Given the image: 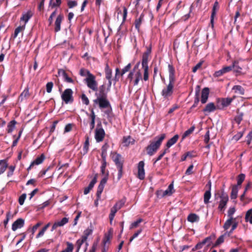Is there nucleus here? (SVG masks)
Masks as SVG:
<instances>
[{"label":"nucleus","instance_id":"bb28decb","mask_svg":"<svg viewBox=\"0 0 252 252\" xmlns=\"http://www.w3.org/2000/svg\"><path fill=\"white\" fill-rule=\"evenodd\" d=\"M108 147L109 145L107 143H105L101 148V157L102 160H105V159H106L107 150Z\"/></svg>","mask_w":252,"mask_h":252},{"label":"nucleus","instance_id":"f03ea898","mask_svg":"<svg viewBox=\"0 0 252 252\" xmlns=\"http://www.w3.org/2000/svg\"><path fill=\"white\" fill-rule=\"evenodd\" d=\"M165 136V134H161L155 137L154 140L150 142V144L146 147L148 155L153 156L157 151Z\"/></svg>","mask_w":252,"mask_h":252},{"label":"nucleus","instance_id":"e433bc0d","mask_svg":"<svg viewBox=\"0 0 252 252\" xmlns=\"http://www.w3.org/2000/svg\"><path fill=\"white\" fill-rule=\"evenodd\" d=\"M118 211V209H117L114 206L111 209L110 213L109 216L110 222H111L113 220L115 215Z\"/></svg>","mask_w":252,"mask_h":252},{"label":"nucleus","instance_id":"a878e982","mask_svg":"<svg viewBox=\"0 0 252 252\" xmlns=\"http://www.w3.org/2000/svg\"><path fill=\"white\" fill-rule=\"evenodd\" d=\"M8 167V164L6 160H0V174L3 173Z\"/></svg>","mask_w":252,"mask_h":252},{"label":"nucleus","instance_id":"6e6d98bb","mask_svg":"<svg viewBox=\"0 0 252 252\" xmlns=\"http://www.w3.org/2000/svg\"><path fill=\"white\" fill-rule=\"evenodd\" d=\"M201 242L204 245H207V246H209L212 243V237L211 236L207 237L203 240Z\"/></svg>","mask_w":252,"mask_h":252},{"label":"nucleus","instance_id":"3c124183","mask_svg":"<svg viewBox=\"0 0 252 252\" xmlns=\"http://www.w3.org/2000/svg\"><path fill=\"white\" fill-rule=\"evenodd\" d=\"M78 2L76 0H67V5L69 8H72L77 5Z\"/></svg>","mask_w":252,"mask_h":252},{"label":"nucleus","instance_id":"393cba45","mask_svg":"<svg viewBox=\"0 0 252 252\" xmlns=\"http://www.w3.org/2000/svg\"><path fill=\"white\" fill-rule=\"evenodd\" d=\"M45 159V156L43 154L41 155L39 157H37L32 162V166L34 165H39L42 163Z\"/></svg>","mask_w":252,"mask_h":252},{"label":"nucleus","instance_id":"72a5a7b5","mask_svg":"<svg viewBox=\"0 0 252 252\" xmlns=\"http://www.w3.org/2000/svg\"><path fill=\"white\" fill-rule=\"evenodd\" d=\"M236 63H237V62L234 61L231 65L223 67L222 69L224 73L231 71L233 68H234V67L236 66Z\"/></svg>","mask_w":252,"mask_h":252},{"label":"nucleus","instance_id":"ea45409f","mask_svg":"<svg viewBox=\"0 0 252 252\" xmlns=\"http://www.w3.org/2000/svg\"><path fill=\"white\" fill-rule=\"evenodd\" d=\"M105 87L102 85L99 87V91L98 94H96L97 97H107V94L105 93Z\"/></svg>","mask_w":252,"mask_h":252},{"label":"nucleus","instance_id":"1a4fd4ad","mask_svg":"<svg viewBox=\"0 0 252 252\" xmlns=\"http://www.w3.org/2000/svg\"><path fill=\"white\" fill-rule=\"evenodd\" d=\"M220 197V200L219 202L218 209L221 211H223L228 201V196L226 193L222 191Z\"/></svg>","mask_w":252,"mask_h":252},{"label":"nucleus","instance_id":"de8ad7c7","mask_svg":"<svg viewBox=\"0 0 252 252\" xmlns=\"http://www.w3.org/2000/svg\"><path fill=\"white\" fill-rule=\"evenodd\" d=\"M92 230L89 228L86 229L84 231V235L82 236V238L84 239V240H86L88 238V237L92 233Z\"/></svg>","mask_w":252,"mask_h":252},{"label":"nucleus","instance_id":"5fc2aeb1","mask_svg":"<svg viewBox=\"0 0 252 252\" xmlns=\"http://www.w3.org/2000/svg\"><path fill=\"white\" fill-rule=\"evenodd\" d=\"M66 245H67V248L65 250H64L62 251L64 252H72L73 250V244L70 242H67Z\"/></svg>","mask_w":252,"mask_h":252},{"label":"nucleus","instance_id":"9b49d317","mask_svg":"<svg viewBox=\"0 0 252 252\" xmlns=\"http://www.w3.org/2000/svg\"><path fill=\"white\" fill-rule=\"evenodd\" d=\"M144 162L140 161L138 164V174L137 177L140 180H143L145 178Z\"/></svg>","mask_w":252,"mask_h":252},{"label":"nucleus","instance_id":"774afa93","mask_svg":"<svg viewBox=\"0 0 252 252\" xmlns=\"http://www.w3.org/2000/svg\"><path fill=\"white\" fill-rule=\"evenodd\" d=\"M247 144L250 145L252 143V130L249 133L247 136Z\"/></svg>","mask_w":252,"mask_h":252},{"label":"nucleus","instance_id":"2eb2a0df","mask_svg":"<svg viewBox=\"0 0 252 252\" xmlns=\"http://www.w3.org/2000/svg\"><path fill=\"white\" fill-rule=\"evenodd\" d=\"M219 9V3L217 1H215L212 11L211 16V24L212 25V27L214 26V18L216 16L217 11Z\"/></svg>","mask_w":252,"mask_h":252},{"label":"nucleus","instance_id":"20e7f679","mask_svg":"<svg viewBox=\"0 0 252 252\" xmlns=\"http://www.w3.org/2000/svg\"><path fill=\"white\" fill-rule=\"evenodd\" d=\"M121 155L117 154H114L112 155V158L115 162L118 170V180H119L123 175V163L120 161Z\"/></svg>","mask_w":252,"mask_h":252},{"label":"nucleus","instance_id":"9d476101","mask_svg":"<svg viewBox=\"0 0 252 252\" xmlns=\"http://www.w3.org/2000/svg\"><path fill=\"white\" fill-rule=\"evenodd\" d=\"M94 102L95 104H98L101 109L106 108L110 105L109 101L107 99V97H97Z\"/></svg>","mask_w":252,"mask_h":252},{"label":"nucleus","instance_id":"0eeeda50","mask_svg":"<svg viewBox=\"0 0 252 252\" xmlns=\"http://www.w3.org/2000/svg\"><path fill=\"white\" fill-rule=\"evenodd\" d=\"M149 57L148 56L143 54L142 60V66L144 70L143 79L145 81H147L149 79V67H148V61Z\"/></svg>","mask_w":252,"mask_h":252},{"label":"nucleus","instance_id":"58836bf2","mask_svg":"<svg viewBox=\"0 0 252 252\" xmlns=\"http://www.w3.org/2000/svg\"><path fill=\"white\" fill-rule=\"evenodd\" d=\"M30 96V94L29 92L28 89H26L24 90V91L21 93L20 95L19 99H21V100H23L24 99H26Z\"/></svg>","mask_w":252,"mask_h":252},{"label":"nucleus","instance_id":"ddd939ff","mask_svg":"<svg viewBox=\"0 0 252 252\" xmlns=\"http://www.w3.org/2000/svg\"><path fill=\"white\" fill-rule=\"evenodd\" d=\"M68 221V219L64 217L62 219V220L60 221H58L57 222H55L51 228V231H54L55 229H56L58 227H61L63 226L64 224L67 223Z\"/></svg>","mask_w":252,"mask_h":252},{"label":"nucleus","instance_id":"dca6fc26","mask_svg":"<svg viewBox=\"0 0 252 252\" xmlns=\"http://www.w3.org/2000/svg\"><path fill=\"white\" fill-rule=\"evenodd\" d=\"M209 94V89L208 88H204L201 93V99L202 103H205L208 99Z\"/></svg>","mask_w":252,"mask_h":252},{"label":"nucleus","instance_id":"cd10ccee","mask_svg":"<svg viewBox=\"0 0 252 252\" xmlns=\"http://www.w3.org/2000/svg\"><path fill=\"white\" fill-rule=\"evenodd\" d=\"M62 3V0H50L49 4V8H54L59 6Z\"/></svg>","mask_w":252,"mask_h":252},{"label":"nucleus","instance_id":"69168bd1","mask_svg":"<svg viewBox=\"0 0 252 252\" xmlns=\"http://www.w3.org/2000/svg\"><path fill=\"white\" fill-rule=\"evenodd\" d=\"M81 99L82 102L88 105L89 104V100L87 96L85 94H83L81 96Z\"/></svg>","mask_w":252,"mask_h":252},{"label":"nucleus","instance_id":"09e8293b","mask_svg":"<svg viewBox=\"0 0 252 252\" xmlns=\"http://www.w3.org/2000/svg\"><path fill=\"white\" fill-rule=\"evenodd\" d=\"M245 175L244 174H240L237 178V185L236 186H240L241 185L242 182L244 181Z\"/></svg>","mask_w":252,"mask_h":252},{"label":"nucleus","instance_id":"f3484780","mask_svg":"<svg viewBox=\"0 0 252 252\" xmlns=\"http://www.w3.org/2000/svg\"><path fill=\"white\" fill-rule=\"evenodd\" d=\"M209 185V189L206 190L204 194V202L205 204H207L209 202V199L211 196V184L210 182H209L208 183Z\"/></svg>","mask_w":252,"mask_h":252},{"label":"nucleus","instance_id":"13d9d810","mask_svg":"<svg viewBox=\"0 0 252 252\" xmlns=\"http://www.w3.org/2000/svg\"><path fill=\"white\" fill-rule=\"evenodd\" d=\"M243 134L244 131L239 132L234 136H233V139L237 141L239 140L243 136Z\"/></svg>","mask_w":252,"mask_h":252},{"label":"nucleus","instance_id":"4be33fe9","mask_svg":"<svg viewBox=\"0 0 252 252\" xmlns=\"http://www.w3.org/2000/svg\"><path fill=\"white\" fill-rule=\"evenodd\" d=\"M232 90L234 91L235 94H237L240 95H244L245 94V89L240 85L234 86Z\"/></svg>","mask_w":252,"mask_h":252},{"label":"nucleus","instance_id":"0e129e2a","mask_svg":"<svg viewBox=\"0 0 252 252\" xmlns=\"http://www.w3.org/2000/svg\"><path fill=\"white\" fill-rule=\"evenodd\" d=\"M53 87V83L52 82L47 83L46 84V91L47 93H50L52 91Z\"/></svg>","mask_w":252,"mask_h":252},{"label":"nucleus","instance_id":"79ce46f5","mask_svg":"<svg viewBox=\"0 0 252 252\" xmlns=\"http://www.w3.org/2000/svg\"><path fill=\"white\" fill-rule=\"evenodd\" d=\"M25 29V25L22 26H19L17 27L14 31V33L13 34V38H15L21 32L23 31Z\"/></svg>","mask_w":252,"mask_h":252},{"label":"nucleus","instance_id":"4468645a","mask_svg":"<svg viewBox=\"0 0 252 252\" xmlns=\"http://www.w3.org/2000/svg\"><path fill=\"white\" fill-rule=\"evenodd\" d=\"M58 75L63 77V80L67 83H73V80L68 76L66 72L63 69H60L58 70Z\"/></svg>","mask_w":252,"mask_h":252},{"label":"nucleus","instance_id":"680f3d73","mask_svg":"<svg viewBox=\"0 0 252 252\" xmlns=\"http://www.w3.org/2000/svg\"><path fill=\"white\" fill-rule=\"evenodd\" d=\"M238 222L236 221V218H234L233 220V223H232V227L229 233H232L236 228Z\"/></svg>","mask_w":252,"mask_h":252},{"label":"nucleus","instance_id":"c85d7f7f","mask_svg":"<svg viewBox=\"0 0 252 252\" xmlns=\"http://www.w3.org/2000/svg\"><path fill=\"white\" fill-rule=\"evenodd\" d=\"M144 15L141 14L138 19H136L135 21V26L136 29L139 31L140 26L143 21Z\"/></svg>","mask_w":252,"mask_h":252},{"label":"nucleus","instance_id":"412c9836","mask_svg":"<svg viewBox=\"0 0 252 252\" xmlns=\"http://www.w3.org/2000/svg\"><path fill=\"white\" fill-rule=\"evenodd\" d=\"M32 12L31 10H29L27 12L23 14L21 18V20L24 21L26 24L29 19L32 16Z\"/></svg>","mask_w":252,"mask_h":252},{"label":"nucleus","instance_id":"f704fd0d","mask_svg":"<svg viewBox=\"0 0 252 252\" xmlns=\"http://www.w3.org/2000/svg\"><path fill=\"white\" fill-rule=\"evenodd\" d=\"M245 220L247 222L252 224V209L249 210L246 214Z\"/></svg>","mask_w":252,"mask_h":252},{"label":"nucleus","instance_id":"aec40b11","mask_svg":"<svg viewBox=\"0 0 252 252\" xmlns=\"http://www.w3.org/2000/svg\"><path fill=\"white\" fill-rule=\"evenodd\" d=\"M63 16L60 15H58L57 18H56V21H55V31L56 32H58L61 30V24L63 20Z\"/></svg>","mask_w":252,"mask_h":252},{"label":"nucleus","instance_id":"37998d69","mask_svg":"<svg viewBox=\"0 0 252 252\" xmlns=\"http://www.w3.org/2000/svg\"><path fill=\"white\" fill-rule=\"evenodd\" d=\"M233 218H229L224 223L223 225V228L225 230H227L233 223Z\"/></svg>","mask_w":252,"mask_h":252},{"label":"nucleus","instance_id":"bf43d9fd","mask_svg":"<svg viewBox=\"0 0 252 252\" xmlns=\"http://www.w3.org/2000/svg\"><path fill=\"white\" fill-rule=\"evenodd\" d=\"M103 162L101 166V172L103 175H106L107 172H105V168L106 166V159L105 160H102Z\"/></svg>","mask_w":252,"mask_h":252},{"label":"nucleus","instance_id":"c9c22d12","mask_svg":"<svg viewBox=\"0 0 252 252\" xmlns=\"http://www.w3.org/2000/svg\"><path fill=\"white\" fill-rule=\"evenodd\" d=\"M238 187L236 185H234L232 188V191L231 193V199H235L237 197L238 193Z\"/></svg>","mask_w":252,"mask_h":252},{"label":"nucleus","instance_id":"39448f33","mask_svg":"<svg viewBox=\"0 0 252 252\" xmlns=\"http://www.w3.org/2000/svg\"><path fill=\"white\" fill-rule=\"evenodd\" d=\"M95 79V76L92 74L88 77H86L84 79V81L87 87L93 91H97L98 84Z\"/></svg>","mask_w":252,"mask_h":252},{"label":"nucleus","instance_id":"7c9ffc66","mask_svg":"<svg viewBox=\"0 0 252 252\" xmlns=\"http://www.w3.org/2000/svg\"><path fill=\"white\" fill-rule=\"evenodd\" d=\"M234 98L235 97H234L233 98L227 97L222 99L221 101L222 105L223 107H226L228 106L231 103V102L232 101Z\"/></svg>","mask_w":252,"mask_h":252},{"label":"nucleus","instance_id":"b1692460","mask_svg":"<svg viewBox=\"0 0 252 252\" xmlns=\"http://www.w3.org/2000/svg\"><path fill=\"white\" fill-rule=\"evenodd\" d=\"M189 221L190 222H197L199 220V217L195 214H190L187 218Z\"/></svg>","mask_w":252,"mask_h":252},{"label":"nucleus","instance_id":"5701e85b","mask_svg":"<svg viewBox=\"0 0 252 252\" xmlns=\"http://www.w3.org/2000/svg\"><path fill=\"white\" fill-rule=\"evenodd\" d=\"M179 139V135L176 134L174 135L172 138H170L167 142L166 146L167 148H169L175 144Z\"/></svg>","mask_w":252,"mask_h":252},{"label":"nucleus","instance_id":"603ef678","mask_svg":"<svg viewBox=\"0 0 252 252\" xmlns=\"http://www.w3.org/2000/svg\"><path fill=\"white\" fill-rule=\"evenodd\" d=\"M104 187V186H103L102 185H99L97 187V191H96V196L98 198V199H100L101 198V194L103 190Z\"/></svg>","mask_w":252,"mask_h":252},{"label":"nucleus","instance_id":"2f4dec72","mask_svg":"<svg viewBox=\"0 0 252 252\" xmlns=\"http://www.w3.org/2000/svg\"><path fill=\"white\" fill-rule=\"evenodd\" d=\"M243 116H244V113L243 112H239V110H238L237 115L235 116V117L234 118V121L238 125L240 124L243 120Z\"/></svg>","mask_w":252,"mask_h":252},{"label":"nucleus","instance_id":"c03bdc74","mask_svg":"<svg viewBox=\"0 0 252 252\" xmlns=\"http://www.w3.org/2000/svg\"><path fill=\"white\" fill-rule=\"evenodd\" d=\"M143 220L142 219H138L137 220L134 221L131 224L129 228L131 229L137 228L139 226V224L143 221Z\"/></svg>","mask_w":252,"mask_h":252},{"label":"nucleus","instance_id":"a18cd8bd","mask_svg":"<svg viewBox=\"0 0 252 252\" xmlns=\"http://www.w3.org/2000/svg\"><path fill=\"white\" fill-rule=\"evenodd\" d=\"M16 124V122L15 121H11L7 126V132L8 133H11L15 128V126Z\"/></svg>","mask_w":252,"mask_h":252},{"label":"nucleus","instance_id":"a19ab883","mask_svg":"<svg viewBox=\"0 0 252 252\" xmlns=\"http://www.w3.org/2000/svg\"><path fill=\"white\" fill-rule=\"evenodd\" d=\"M126 199L124 198L121 200L118 201L115 205L114 206L119 210H120L125 204Z\"/></svg>","mask_w":252,"mask_h":252},{"label":"nucleus","instance_id":"338daca9","mask_svg":"<svg viewBox=\"0 0 252 252\" xmlns=\"http://www.w3.org/2000/svg\"><path fill=\"white\" fill-rule=\"evenodd\" d=\"M49 204H50L49 201H48V200L46 201L45 202H43L42 204L38 205V210H41V209L44 208L45 207L48 206L49 205Z\"/></svg>","mask_w":252,"mask_h":252},{"label":"nucleus","instance_id":"423d86ee","mask_svg":"<svg viewBox=\"0 0 252 252\" xmlns=\"http://www.w3.org/2000/svg\"><path fill=\"white\" fill-rule=\"evenodd\" d=\"M61 98L65 104L72 103L74 100L72 90L71 89H65L62 94Z\"/></svg>","mask_w":252,"mask_h":252},{"label":"nucleus","instance_id":"49530a36","mask_svg":"<svg viewBox=\"0 0 252 252\" xmlns=\"http://www.w3.org/2000/svg\"><path fill=\"white\" fill-rule=\"evenodd\" d=\"M173 189V185L172 184L169 185L167 189L165 190L163 193V195H170L172 193V190Z\"/></svg>","mask_w":252,"mask_h":252},{"label":"nucleus","instance_id":"7ed1b4c3","mask_svg":"<svg viewBox=\"0 0 252 252\" xmlns=\"http://www.w3.org/2000/svg\"><path fill=\"white\" fill-rule=\"evenodd\" d=\"M127 79L129 80L130 82L132 83L134 86L138 84L140 80H142V74L140 71H131L127 76Z\"/></svg>","mask_w":252,"mask_h":252},{"label":"nucleus","instance_id":"052dcab7","mask_svg":"<svg viewBox=\"0 0 252 252\" xmlns=\"http://www.w3.org/2000/svg\"><path fill=\"white\" fill-rule=\"evenodd\" d=\"M27 195L26 193L22 194L19 198V203L21 205H23L25 200L26 198Z\"/></svg>","mask_w":252,"mask_h":252},{"label":"nucleus","instance_id":"8fccbe9b","mask_svg":"<svg viewBox=\"0 0 252 252\" xmlns=\"http://www.w3.org/2000/svg\"><path fill=\"white\" fill-rule=\"evenodd\" d=\"M86 240H84L83 238L81 237V239H78L76 242V245H77V250L76 252H78L81 248V247L82 245L84 243L86 242Z\"/></svg>","mask_w":252,"mask_h":252},{"label":"nucleus","instance_id":"6e6552de","mask_svg":"<svg viewBox=\"0 0 252 252\" xmlns=\"http://www.w3.org/2000/svg\"><path fill=\"white\" fill-rule=\"evenodd\" d=\"M105 133L103 128L101 127V124L100 123L97 125V127L95 130V139L97 142L102 141L104 137Z\"/></svg>","mask_w":252,"mask_h":252},{"label":"nucleus","instance_id":"473e14b6","mask_svg":"<svg viewBox=\"0 0 252 252\" xmlns=\"http://www.w3.org/2000/svg\"><path fill=\"white\" fill-rule=\"evenodd\" d=\"M79 74L82 77H88L89 76L92 75L93 74L91 73L90 71L87 69L85 68H81L79 71Z\"/></svg>","mask_w":252,"mask_h":252},{"label":"nucleus","instance_id":"4d7b16f0","mask_svg":"<svg viewBox=\"0 0 252 252\" xmlns=\"http://www.w3.org/2000/svg\"><path fill=\"white\" fill-rule=\"evenodd\" d=\"M131 67V63H128L127 65H126L123 69L122 70V71L121 72V76H123L124 74H125L126 72H128L130 68Z\"/></svg>","mask_w":252,"mask_h":252},{"label":"nucleus","instance_id":"6ab92c4d","mask_svg":"<svg viewBox=\"0 0 252 252\" xmlns=\"http://www.w3.org/2000/svg\"><path fill=\"white\" fill-rule=\"evenodd\" d=\"M216 110V107L214 103L213 102H210L206 105V107L203 109V112L210 113L211 112L215 111Z\"/></svg>","mask_w":252,"mask_h":252},{"label":"nucleus","instance_id":"a211bd4d","mask_svg":"<svg viewBox=\"0 0 252 252\" xmlns=\"http://www.w3.org/2000/svg\"><path fill=\"white\" fill-rule=\"evenodd\" d=\"M96 181H97L96 178L95 177H94L92 181L90 182L89 186L87 187H86V188H85L84 190V194L86 195L89 193L90 190H91L94 187L95 184L96 183Z\"/></svg>","mask_w":252,"mask_h":252},{"label":"nucleus","instance_id":"f257e3e1","mask_svg":"<svg viewBox=\"0 0 252 252\" xmlns=\"http://www.w3.org/2000/svg\"><path fill=\"white\" fill-rule=\"evenodd\" d=\"M169 72V83L162 90L161 94L165 100H169L174 93V86L175 82V71L173 66L169 64L168 66Z\"/></svg>","mask_w":252,"mask_h":252},{"label":"nucleus","instance_id":"4c0bfd02","mask_svg":"<svg viewBox=\"0 0 252 252\" xmlns=\"http://www.w3.org/2000/svg\"><path fill=\"white\" fill-rule=\"evenodd\" d=\"M89 138L88 137H87L83 148V155H85L88 153L89 150Z\"/></svg>","mask_w":252,"mask_h":252},{"label":"nucleus","instance_id":"864d4df0","mask_svg":"<svg viewBox=\"0 0 252 252\" xmlns=\"http://www.w3.org/2000/svg\"><path fill=\"white\" fill-rule=\"evenodd\" d=\"M195 127L194 126H191L190 127L189 129L186 130L183 134L182 136V138L184 139L185 137L189 136V134H190L194 130Z\"/></svg>","mask_w":252,"mask_h":252},{"label":"nucleus","instance_id":"f8f14e48","mask_svg":"<svg viewBox=\"0 0 252 252\" xmlns=\"http://www.w3.org/2000/svg\"><path fill=\"white\" fill-rule=\"evenodd\" d=\"M24 220L23 219L19 218L15 221L12 225L13 231H16L18 228H22L24 225Z\"/></svg>","mask_w":252,"mask_h":252},{"label":"nucleus","instance_id":"c756f323","mask_svg":"<svg viewBox=\"0 0 252 252\" xmlns=\"http://www.w3.org/2000/svg\"><path fill=\"white\" fill-rule=\"evenodd\" d=\"M105 77L107 80H110L112 77V70L109 68L108 64H106L105 67Z\"/></svg>","mask_w":252,"mask_h":252},{"label":"nucleus","instance_id":"e2e57ef3","mask_svg":"<svg viewBox=\"0 0 252 252\" xmlns=\"http://www.w3.org/2000/svg\"><path fill=\"white\" fill-rule=\"evenodd\" d=\"M105 175V177L103 179H102V180H101V181H100V182L99 183L100 185H102V186H103L104 187L105 184L106 183L107 181L108 180V172H107L106 173V175Z\"/></svg>","mask_w":252,"mask_h":252}]
</instances>
